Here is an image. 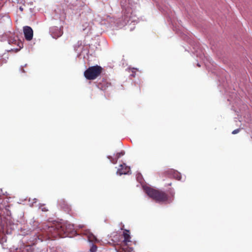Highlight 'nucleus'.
<instances>
[{"instance_id":"obj_1","label":"nucleus","mask_w":252,"mask_h":252,"mask_svg":"<svg viewBox=\"0 0 252 252\" xmlns=\"http://www.w3.org/2000/svg\"><path fill=\"white\" fill-rule=\"evenodd\" d=\"M146 193L152 198L157 202H167L170 203L173 200L175 192L172 189L169 191V194L163 191L156 189L151 188H146Z\"/></svg>"},{"instance_id":"obj_2","label":"nucleus","mask_w":252,"mask_h":252,"mask_svg":"<svg viewBox=\"0 0 252 252\" xmlns=\"http://www.w3.org/2000/svg\"><path fill=\"white\" fill-rule=\"evenodd\" d=\"M73 224H62L57 223L56 224H51L47 226L46 230L47 234L49 236L53 238H57L58 236L63 237L64 234L67 233L73 229Z\"/></svg>"},{"instance_id":"obj_3","label":"nucleus","mask_w":252,"mask_h":252,"mask_svg":"<svg viewBox=\"0 0 252 252\" xmlns=\"http://www.w3.org/2000/svg\"><path fill=\"white\" fill-rule=\"evenodd\" d=\"M102 70V68L98 65L90 66L85 71L84 75L88 80H94L101 74Z\"/></svg>"},{"instance_id":"obj_4","label":"nucleus","mask_w":252,"mask_h":252,"mask_svg":"<svg viewBox=\"0 0 252 252\" xmlns=\"http://www.w3.org/2000/svg\"><path fill=\"white\" fill-rule=\"evenodd\" d=\"M23 32L25 39L27 40L30 41L33 37V31L29 26H25L23 28Z\"/></svg>"},{"instance_id":"obj_5","label":"nucleus","mask_w":252,"mask_h":252,"mask_svg":"<svg viewBox=\"0 0 252 252\" xmlns=\"http://www.w3.org/2000/svg\"><path fill=\"white\" fill-rule=\"evenodd\" d=\"M130 171V167L127 166L126 164H121L120 168L118 169L117 173L120 175L128 174Z\"/></svg>"},{"instance_id":"obj_6","label":"nucleus","mask_w":252,"mask_h":252,"mask_svg":"<svg viewBox=\"0 0 252 252\" xmlns=\"http://www.w3.org/2000/svg\"><path fill=\"white\" fill-rule=\"evenodd\" d=\"M111 86V83L104 79H103L97 85L98 88L103 91L106 90Z\"/></svg>"},{"instance_id":"obj_7","label":"nucleus","mask_w":252,"mask_h":252,"mask_svg":"<svg viewBox=\"0 0 252 252\" xmlns=\"http://www.w3.org/2000/svg\"><path fill=\"white\" fill-rule=\"evenodd\" d=\"M125 155L124 151H121V152L118 153L114 157H112L111 156H108L107 158L110 160V162L113 164H116L117 162L118 159L121 157Z\"/></svg>"},{"instance_id":"obj_8","label":"nucleus","mask_w":252,"mask_h":252,"mask_svg":"<svg viewBox=\"0 0 252 252\" xmlns=\"http://www.w3.org/2000/svg\"><path fill=\"white\" fill-rule=\"evenodd\" d=\"M123 236L124 238L123 242L126 245H127L128 243L131 242V236L130 235L129 231L128 230H124L123 232Z\"/></svg>"},{"instance_id":"obj_9","label":"nucleus","mask_w":252,"mask_h":252,"mask_svg":"<svg viewBox=\"0 0 252 252\" xmlns=\"http://www.w3.org/2000/svg\"><path fill=\"white\" fill-rule=\"evenodd\" d=\"M85 234L87 235L88 239L90 242H95L97 241L96 237L91 232L87 231Z\"/></svg>"},{"instance_id":"obj_10","label":"nucleus","mask_w":252,"mask_h":252,"mask_svg":"<svg viewBox=\"0 0 252 252\" xmlns=\"http://www.w3.org/2000/svg\"><path fill=\"white\" fill-rule=\"evenodd\" d=\"M15 42V43L17 42V45L20 48H21L23 47V43L21 42H20L19 41H17L16 39H14V40L12 41V42Z\"/></svg>"},{"instance_id":"obj_11","label":"nucleus","mask_w":252,"mask_h":252,"mask_svg":"<svg viewBox=\"0 0 252 252\" xmlns=\"http://www.w3.org/2000/svg\"><path fill=\"white\" fill-rule=\"evenodd\" d=\"M97 250V247L95 245H93L91 248L90 249L91 252H96Z\"/></svg>"},{"instance_id":"obj_12","label":"nucleus","mask_w":252,"mask_h":252,"mask_svg":"<svg viewBox=\"0 0 252 252\" xmlns=\"http://www.w3.org/2000/svg\"><path fill=\"white\" fill-rule=\"evenodd\" d=\"M39 208L43 212H46L48 211V209L46 208L44 205H40Z\"/></svg>"},{"instance_id":"obj_13","label":"nucleus","mask_w":252,"mask_h":252,"mask_svg":"<svg viewBox=\"0 0 252 252\" xmlns=\"http://www.w3.org/2000/svg\"><path fill=\"white\" fill-rule=\"evenodd\" d=\"M241 129L240 128H237V129H236L235 130H234L232 132V133L233 134H237L238 133V132H240Z\"/></svg>"},{"instance_id":"obj_14","label":"nucleus","mask_w":252,"mask_h":252,"mask_svg":"<svg viewBox=\"0 0 252 252\" xmlns=\"http://www.w3.org/2000/svg\"><path fill=\"white\" fill-rule=\"evenodd\" d=\"M177 179H178V180H180L181 178L180 175H178V173H177Z\"/></svg>"},{"instance_id":"obj_15","label":"nucleus","mask_w":252,"mask_h":252,"mask_svg":"<svg viewBox=\"0 0 252 252\" xmlns=\"http://www.w3.org/2000/svg\"><path fill=\"white\" fill-rule=\"evenodd\" d=\"M22 72H25V70L23 68H22Z\"/></svg>"},{"instance_id":"obj_16","label":"nucleus","mask_w":252,"mask_h":252,"mask_svg":"<svg viewBox=\"0 0 252 252\" xmlns=\"http://www.w3.org/2000/svg\"><path fill=\"white\" fill-rule=\"evenodd\" d=\"M197 66H199V67L200 66V64L199 63H197Z\"/></svg>"},{"instance_id":"obj_17","label":"nucleus","mask_w":252,"mask_h":252,"mask_svg":"<svg viewBox=\"0 0 252 252\" xmlns=\"http://www.w3.org/2000/svg\"><path fill=\"white\" fill-rule=\"evenodd\" d=\"M20 10H23V9L21 7H20Z\"/></svg>"}]
</instances>
